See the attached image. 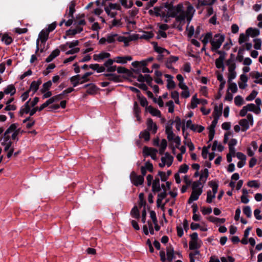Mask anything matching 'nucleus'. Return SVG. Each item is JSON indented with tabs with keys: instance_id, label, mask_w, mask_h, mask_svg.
Listing matches in <instances>:
<instances>
[{
	"instance_id": "nucleus-1",
	"label": "nucleus",
	"mask_w": 262,
	"mask_h": 262,
	"mask_svg": "<svg viewBox=\"0 0 262 262\" xmlns=\"http://www.w3.org/2000/svg\"><path fill=\"white\" fill-rule=\"evenodd\" d=\"M225 36L223 35H220L219 34H215L214 35V40L211 39L210 40L211 45V50L212 52L216 51L221 46L222 43L224 41Z\"/></svg>"
},
{
	"instance_id": "nucleus-2",
	"label": "nucleus",
	"mask_w": 262,
	"mask_h": 262,
	"mask_svg": "<svg viewBox=\"0 0 262 262\" xmlns=\"http://www.w3.org/2000/svg\"><path fill=\"white\" fill-rule=\"evenodd\" d=\"M130 179L132 183L136 186L142 185L144 182V178L143 176L137 175L134 171L131 172Z\"/></svg>"
},
{
	"instance_id": "nucleus-3",
	"label": "nucleus",
	"mask_w": 262,
	"mask_h": 262,
	"mask_svg": "<svg viewBox=\"0 0 262 262\" xmlns=\"http://www.w3.org/2000/svg\"><path fill=\"white\" fill-rule=\"evenodd\" d=\"M170 12L169 16L171 17H175L177 14L184 11V7L182 3H179L176 6H171L168 8Z\"/></svg>"
},
{
	"instance_id": "nucleus-4",
	"label": "nucleus",
	"mask_w": 262,
	"mask_h": 262,
	"mask_svg": "<svg viewBox=\"0 0 262 262\" xmlns=\"http://www.w3.org/2000/svg\"><path fill=\"white\" fill-rule=\"evenodd\" d=\"M157 149L147 146H144L143 149V155L144 157L150 156L153 160L156 159Z\"/></svg>"
},
{
	"instance_id": "nucleus-5",
	"label": "nucleus",
	"mask_w": 262,
	"mask_h": 262,
	"mask_svg": "<svg viewBox=\"0 0 262 262\" xmlns=\"http://www.w3.org/2000/svg\"><path fill=\"white\" fill-rule=\"evenodd\" d=\"M203 186L199 188L197 191L192 190L191 194L188 200V203L189 204H191L193 201H196L198 200L199 196L201 195L203 192L202 188Z\"/></svg>"
},
{
	"instance_id": "nucleus-6",
	"label": "nucleus",
	"mask_w": 262,
	"mask_h": 262,
	"mask_svg": "<svg viewBox=\"0 0 262 262\" xmlns=\"http://www.w3.org/2000/svg\"><path fill=\"white\" fill-rule=\"evenodd\" d=\"M74 91V89L73 88H69L67 89L64 90L61 93L55 95L51 97V98L52 99V100H53L54 102L58 101L63 99L66 95Z\"/></svg>"
},
{
	"instance_id": "nucleus-7",
	"label": "nucleus",
	"mask_w": 262,
	"mask_h": 262,
	"mask_svg": "<svg viewBox=\"0 0 262 262\" xmlns=\"http://www.w3.org/2000/svg\"><path fill=\"white\" fill-rule=\"evenodd\" d=\"M31 101V99H30L28 101H27L25 104L22 106L18 113V115L20 117H23L24 114H28L30 111V102Z\"/></svg>"
},
{
	"instance_id": "nucleus-8",
	"label": "nucleus",
	"mask_w": 262,
	"mask_h": 262,
	"mask_svg": "<svg viewBox=\"0 0 262 262\" xmlns=\"http://www.w3.org/2000/svg\"><path fill=\"white\" fill-rule=\"evenodd\" d=\"M147 125L148 131H150L154 134H156L158 127L155 123H154L151 118H148L147 120Z\"/></svg>"
},
{
	"instance_id": "nucleus-9",
	"label": "nucleus",
	"mask_w": 262,
	"mask_h": 262,
	"mask_svg": "<svg viewBox=\"0 0 262 262\" xmlns=\"http://www.w3.org/2000/svg\"><path fill=\"white\" fill-rule=\"evenodd\" d=\"M16 91L14 85L11 84L8 85L5 88L3 92L6 95H10L11 96H12L16 93Z\"/></svg>"
},
{
	"instance_id": "nucleus-10",
	"label": "nucleus",
	"mask_w": 262,
	"mask_h": 262,
	"mask_svg": "<svg viewBox=\"0 0 262 262\" xmlns=\"http://www.w3.org/2000/svg\"><path fill=\"white\" fill-rule=\"evenodd\" d=\"M49 33L46 29H43L39 33L38 39L40 40L42 43H45L48 39Z\"/></svg>"
},
{
	"instance_id": "nucleus-11",
	"label": "nucleus",
	"mask_w": 262,
	"mask_h": 262,
	"mask_svg": "<svg viewBox=\"0 0 262 262\" xmlns=\"http://www.w3.org/2000/svg\"><path fill=\"white\" fill-rule=\"evenodd\" d=\"M246 33L247 34V36H249L252 37H255L259 35L260 31L257 28L250 27L246 30Z\"/></svg>"
},
{
	"instance_id": "nucleus-12",
	"label": "nucleus",
	"mask_w": 262,
	"mask_h": 262,
	"mask_svg": "<svg viewBox=\"0 0 262 262\" xmlns=\"http://www.w3.org/2000/svg\"><path fill=\"white\" fill-rule=\"evenodd\" d=\"M161 191V186L160 184V179L156 177L152 184V191L154 193L160 192Z\"/></svg>"
},
{
	"instance_id": "nucleus-13",
	"label": "nucleus",
	"mask_w": 262,
	"mask_h": 262,
	"mask_svg": "<svg viewBox=\"0 0 262 262\" xmlns=\"http://www.w3.org/2000/svg\"><path fill=\"white\" fill-rule=\"evenodd\" d=\"M111 56V54L107 52H101L99 54H95L93 56L94 60L98 62L104 59V58H109Z\"/></svg>"
},
{
	"instance_id": "nucleus-14",
	"label": "nucleus",
	"mask_w": 262,
	"mask_h": 262,
	"mask_svg": "<svg viewBox=\"0 0 262 262\" xmlns=\"http://www.w3.org/2000/svg\"><path fill=\"white\" fill-rule=\"evenodd\" d=\"M103 75L108 77V80L115 82H119L121 81L120 76L113 73H105Z\"/></svg>"
},
{
	"instance_id": "nucleus-15",
	"label": "nucleus",
	"mask_w": 262,
	"mask_h": 262,
	"mask_svg": "<svg viewBox=\"0 0 262 262\" xmlns=\"http://www.w3.org/2000/svg\"><path fill=\"white\" fill-rule=\"evenodd\" d=\"M167 259L168 261H172L176 258L173 248L170 246L166 248Z\"/></svg>"
},
{
	"instance_id": "nucleus-16",
	"label": "nucleus",
	"mask_w": 262,
	"mask_h": 262,
	"mask_svg": "<svg viewBox=\"0 0 262 262\" xmlns=\"http://www.w3.org/2000/svg\"><path fill=\"white\" fill-rule=\"evenodd\" d=\"M41 83V80L39 79L37 81H33L30 86L29 90L33 91V94L36 93L39 89V85Z\"/></svg>"
},
{
	"instance_id": "nucleus-17",
	"label": "nucleus",
	"mask_w": 262,
	"mask_h": 262,
	"mask_svg": "<svg viewBox=\"0 0 262 262\" xmlns=\"http://www.w3.org/2000/svg\"><path fill=\"white\" fill-rule=\"evenodd\" d=\"M116 62L119 63L125 64L127 61H131L133 59V58L130 56H117L116 58Z\"/></svg>"
},
{
	"instance_id": "nucleus-18",
	"label": "nucleus",
	"mask_w": 262,
	"mask_h": 262,
	"mask_svg": "<svg viewBox=\"0 0 262 262\" xmlns=\"http://www.w3.org/2000/svg\"><path fill=\"white\" fill-rule=\"evenodd\" d=\"M60 54V50L58 49H56L53 51L50 55L46 59V62H50L52 61L55 58L57 57Z\"/></svg>"
},
{
	"instance_id": "nucleus-19",
	"label": "nucleus",
	"mask_w": 262,
	"mask_h": 262,
	"mask_svg": "<svg viewBox=\"0 0 262 262\" xmlns=\"http://www.w3.org/2000/svg\"><path fill=\"white\" fill-rule=\"evenodd\" d=\"M146 110L154 116L160 117L161 116V112L158 109L154 108L151 105L147 106L146 108Z\"/></svg>"
},
{
	"instance_id": "nucleus-20",
	"label": "nucleus",
	"mask_w": 262,
	"mask_h": 262,
	"mask_svg": "<svg viewBox=\"0 0 262 262\" xmlns=\"http://www.w3.org/2000/svg\"><path fill=\"white\" fill-rule=\"evenodd\" d=\"M81 76L79 74L73 76L70 78V82L72 84L73 87H76L79 84Z\"/></svg>"
},
{
	"instance_id": "nucleus-21",
	"label": "nucleus",
	"mask_w": 262,
	"mask_h": 262,
	"mask_svg": "<svg viewBox=\"0 0 262 262\" xmlns=\"http://www.w3.org/2000/svg\"><path fill=\"white\" fill-rule=\"evenodd\" d=\"M223 111V104L221 103L218 106L217 105H215L214 107V111L213 112V117H216V116H219V118L222 115Z\"/></svg>"
},
{
	"instance_id": "nucleus-22",
	"label": "nucleus",
	"mask_w": 262,
	"mask_h": 262,
	"mask_svg": "<svg viewBox=\"0 0 262 262\" xmlns=\"http://www.w3.org/2000/svg\"><path fill=\"white\" fill-rule=\"evenodd\" d=\"M152 44L154 45V48L155 52H157L159 54L163 53L164 52H166L167 54H169V52L166 49L163 48L162 47H159L158 46V43L157 42H152Z\"/></svg>"
},
{
	"instance_id": "nucleus-23",
	"label": "nucleus",
	"mask_w": 262,
	"mask_h": 262,
	"mask_svg": "<svg viewBox=\"0 0 262 262\" xmlns=\"http://www.w3.org/2000/svg\"><path fill=\"white\" fill-rule=\"evenodd\" d=\"M76 3L75 1H72L69 5V12L68 14V17L73 18L74 13L75 12Z\"/></svg>"
},
{
	"instance_id": "nucleus-24",
	"label": "nucleus",
	"mask_w": 262,
	"mask_h": 262,
	"mask_svg": "<svg viewBox=\"0 0 262 262\" xmlns=\"http://www.w3.org/2000/svg\"><path fill=\"white\" fill-rule=\"evenodd\" d=\"M130 215L136 219H139L140 217V213L139 210L138 209L137 206H134V207L132 209L130 212Z\"/></svg>"
},
{
	"instance_id": "nucleus-25",
	"label": "nucleus",
	"mask_w": 262,
	"mask_h": 262,
	"mask_svg": "<svg viewBox=\"0 0 262 262\" xmlns=\"http://www.w3.org/2000/svg\"><path fill=\"white\" fill-rule=\"evenodd\" d=\"M187 17V15L185 14V11H183L182 12L179 13V15H177L176 17H175L177 21L180 22L181 24L183 25L185 23V19Z\"/></svg>"
},
{
	"instance_id": "nucleus-26",
	"label": "nucleus",
	"mask_w": 262,
	"mask_h": 262,
	"mask_svg": "<svg viewBox=\"0 0 262 262\" xmlns=\"http://www.w3.org/2000/svg\"><path fill=\"white\" fill-rule=\"evenodd\" d=\"M239 124L242 126V130L245 132L249 128V123L247 119H242L239 121Z\"/></svg>"
},
{
	"instance_id": "nucleus-27",
	"label": "nucleus",
	"mask_w": 262,
	"mask_h": 262,
	"mask_svg": "<svg viewBox=\"0 0 262 262\" xmlns=\"http://www.w3.org/2000/svg\"><path fill=\"white\" fill-rule=\"evenodd\" d=\"M224 59L222 58H218L215 60V64L217 69H221L222 71L223 72L225 70V66L224 64Z\"/></svg>"
},
{
	"instance_id": "nucleus-28",
	"label": "nucleus",
	"mask_w": 262,
	"mask_h": 262,
	"mask_svg": "<svg viewBox=\"0 0 262 262\" xmlns=\"http://www.w3.org/2000/svg\"><path fill=\"white\" fill-rule=\"evenodd\" d=\"M208 185L212 188V192L213 194H216L217 192V189L219 187V184L217 182L215 181H211L208 182Z\"/></svg>"
},
{
	"instance_id": "nucleus-29",
	"label": "nucleus",
	"mask_w": 262,
	"mask_h": 262,
	"mask_svg": "<svg viewBox=\"0 0 262 262\" xmlns=\"http://www.w3.org/2000/svg\"><path fill=\"white\" fill-rule=\"evenodd\" d=\"M134 112L137 119L139 120L140 119L139 114L141 113V109L136 101H135L134 103Z\"/></svg>"
},
{
	"instance_id": "nucleus-30",
	"label": "nucleus",
	"mask_w": 262,
	"mask_h": 262,
	"mask_svg": "<svg viewBox=\"0 0 262 262\" xmlns=\"http://www.w3.org/2000/svg\"><path fill=\"white\" fill-rule=\"evenodd\" d=\"M167 146V141L164 139H162L161 141V142L160 148L159 149V154L161 155H162L164 154Z\"/></svg>"
},
{
	"instance_id": "nucleus-31",
	"label": "nucleus",
	"mask_w": 262,
	"mask_h": 262,
	"mask_svg": "<svg viewBox=\"0 0 262 262\" xmlns=\"http://www.w3.org/2000/svg\"><path fill=\"white\" fill-rule=\"evenodd\" d=\"M147 62L146 61V60H143L141 61H136L133 62L132 65L135 68H138L139 66L146 67L147 66Z\"/></svg>"
},
{
	"instance_id": "nucleus-32",
	"label": "nucleus",
	"mask_w": 262,
	"mask_h": 262,
	"mask_svg": "<svg viewBox=\"0 0 262 262\" xmlns=\"http://www.w3.org/2000/svg\"><path fill=\"white\" fill-rule=\"evenodd\" d=\"M52 82L51 80H49L45 83H44L42 85V88L40 90V92L41 93H44L46 92L47 91H49L50 88L52 86Z\"/></svg>"
},
{
	"instance_id": "nucleus-33",
	"label": "nucleus",
	"mask_w": 262,
	"mask_h": 262,
	"mask_svg": "<svg viewBox=\"0 0 262 262\" xmlns=\"http://www.w3.org/2000/svg\"><path fill=\"white\" fill-rule=\"evenodd\" d=\"M98 88L94 83H91L89 88L86 91V93L90 95H93L96 93L98 90Z\"/></svg>"
},
{
	"instance_id": "nucleus-34",
	"label": "nucleus",
	"mask_w": 262,
	"mask_h": 262,
	"mask_svg": "<svg viewBox=\"0 0 262 262\" xmlns=\"http://www.w3.org/2000/svg\"><path fill=\"white\" fill-rule=\"evenodd\" d=\"M2 40L5 42L6 45H9L13 41V39L8 34H5L2 37Z\"/></svg>"
},
{
	"instance_id": "nucleus-35",
	"label": "nucleus",
	"mask_w": 262,
	"mask_h": 262,
	"mask_svg": "<svg viewBox=\"0 0 262 262\" xmlns=\"http://www.w3.org/2000/svg\"><path fill=\"white\" fill-rule=\"evenodd\" d=\"M200 103V99L196 98V95H194L191 99V108L194 109L197 107V105Z\"/></svg>"
},
{
	"instance_id": "nucleus-36",
	"label": "nucleus",
	"mask_w": 262,
	"mask_h": 262,
	"mask_svg": "<svg viewBox=\"0 0 262 262\" xmlns=\"http://www.w3.org/2000/svg\"><path fill=\"white\" fill-rule=\"evenodd\" d=\"M189 245V249L191 250L198 249L201 247V245L198 242V241H190Z\"/></svg>"
},
{
	"instance_id": "nucleus-37",
	"label": "nucleus",
	"mask_w": 262,
	"mask_h": 262,
	"mask_svg": "<svg viewBox=\"0 0 262 262\" xmlns=\"http://www.w3.org/2000/svg\"><path fill=\"white\" fill-rule=\"evenodd\" d=\"M140 137V138H143L146 141H149L150 139V134L149 131L144 130V131L141 132Z\"/></svg>"
},
{
	"instance_id": "nucleus-38",
	"label": "nucleus",
	"mask_w": 262,
	"mask_h": 262,
	"mask_svg": "<svg viewBox=\"0 0 262 262\" xmlns=\"http://www.w3.org/2000/svg\"><path fill=\"white\" fill-rule=\"evenodd\" d=\"M53 103H54L53 100H52V99L50 98L39 107V111H41L45 107H47L50 104H51Z\"/></svg>"
},
{
	"instance_id": "nucleus-39",
	"label": "nucleus",
	"mask_w": 262,
	"mask_h": 262,
	"mask_svg": "<svg viewBox=\"0 0 262 262\" xmlns=\"http://www.w3.org/2000/svg\"><path fill=\"white\" fill-rule=\"evenodd\" d=\"M212 39V33L211 32H208L205 35L203 39L202 40V42L203 45H204V46H206V45L208 43L209 40Z\"/></svg>"
},
{
	"instance_id": "nucleus-40",
	"label": "nucleus",
	"mask_w": 262,
	"mask_h": 262,
	"mask_svg": "<svg viewBox=\"0 0 262 262\" xmlns=\"http://www.w3.org/2000/svg\"><path fill=\"white\" fill-rule=\"evenodd\" d=\"M249 36H247V34L245 35L244 33H241L239 35V38H238V42H239V43L240 45H242L244 42L248 41V39H249Z\"/></svg>"
},
{
	"instance_id": "nucleus-41",
	"label": "nucleus",
	"mask_w": 262,
	"mask_h": 262,
	"mask_svg": "<svg viewBox=\"0 0 262 262\" xmlns=\"http://www.w3.org/2000/svg\"><path fill=\"white\" fill-rule=\"evenodd\" d=\"M154 34L152 33V32H145L144 34H143L140 37V38L148 40L150 38H152L154 37Z\"/></svg>"
},
{
	"instance_id": "nucleus-42",
	"label": "nucleus",
	"mask_w": 262,
	"mask_h": 262,
	"mask_svg": "<svg viewBox=\"0 0 262 262\" xmlns=\"http://www.w3.org/2000/svg\"><path fill=\"white\" fill-rule=\"evenodd\" d=\"M165 159H167V162L166 164L168 167H169L171 165L173 162V157L170 155V154L167 152L165 154Z\"/></svg>"
},
{
	"instance_id": "nucleus-43",
	"label": "nucleus",
	"mask_w": 262,
	"mask_h": 262,
	"mask_svg": "<svg viewBox=\"0 0 262 262\" xmlns=\"http://www.w3.org/2000/svg\"><path fill=\"white\" fill-rule=\"evenodd\" d=\"M215 198V195L212 194L211 191L209 190L207 192V199L206 202L207 203H211L212 202V200Z\"/></svg>"
},
{
	"instance_id": "nucleus-44",
	"label": "nucleus",
	"mask_w": 262,
	"mask_h": 262,
	"mask_svg": "<svg viewBox=\"0 0 262 262\" xmlns=\"http://www.w3.org/2000/svg\"><path fill=\"white\" fill-rule=\"evenodd\" d=\"M216 0H211V1L209 2L208 1H199V3L200 4L201 6H212L214 4Z\"/></svg>"
},
{
	"instance_id": "nucleus-45",
	"label": "nucleus",
	"mask_w": 262,
	"mask_h": 262,
	"mask_svg": "<svg viewBox=\"0 0 262 262\" xmlns=\"http://www.w3.org/2000/svg\"><path fill=\"white\" fill-rule=\"evenodd\" d=\"M117 36V34H108L106 38L107 42L110 43H114L115 41V37Z\"/></svg>"
},
{
	"instance_id": "nucleus-46",
	"label": "nucleus",
	"mask_w": 262,
	"mask_h": 262,
	"mask_svg": "<svg viewBox=\"0 0 262 262\" xmlns=\"http://www.w3.org/2000/svg\"><path fill=\"white\" fill-rule=\"evenodd\" d=\"M243 212L247 217H251L252 216L251 209L249 206H246L244 207Z\"/></svg>"
},
{
	"instance_id": "nucleus-47",
	"label": "nucleus",
	"mask_w": 262,
	"mask_h": 262,
	"mask_svg": "<svg viewBox=\"0 0 262 262\" xmlns=\"http://www.w3.org/2000/svg\"><path fill=\"white\" fill-rule=\"evenodd\" d=\"M214 119L211 122V125L209 127V130H215V127L217 123L219 120V116H216V117H213Z\"/></svg>"
},
{
	"instance_id": "nucleus-48",
	"label": "nucleus",
	"mask_w": 262,
	"mask_h": 262,
	"mask_svg": "<svg viewBox=\"0 0 262 262\" xmlns=\"http://www.w3.org/2000/svg\"><path fill=\"white\" fill-rule=\"evenodd\" d=\"M257 94H258V92L256 91L253 90L250 93V94L246 97V100L248 101L253 100V99H254L255 98Z\"/></svg>"
},
{
	"instance_id": "nucleus-49",
	"label": "nucleus",
	"mask_w": 262,
	"mask_h": 262,
	"mask_svg": "<svg viewBox=\"0 0 262 262\" xmlns=\"http://www.w3.org/2000/svg\"><path fill=\"white\" fill-rule=\"evenodd\" d=\"M243 98L240 95L236 96L234 98V103L237 106H241L243 103Z\"/></svg>"
},
{
	"instance_id": "nucleus-50",
	"label": "nucleus",
	"mask_w": 262,
	"mask_h": 262,
	"mask_svg": "<svg viewBox=\"0 0 262 262\" xmlns=\"http://www.w3.org/2000/svg\"><path fill=\"white\" fill-rule=\"evenodd\" d=\"M138 99L139 100L140 104L142 106L146 107V108L148 106V101H147L145 97L141 96L140 97H138Z\"/></svg>"
},
{
	"instance_id": "nucleus-51",
	"label": "nucleus",
	"mask_w": 262,
	"mask_h": 262,
	"mask_svg": "<svg viewBox=\"0 0 262 262\" xmlns=\"http://www.w3.org/2000/svg\"><path fill=\"white\" fill-rule=\"evenodd\" d=\"M17 129V124L16 123H13L6 130L5 134H9L10 133L12 132H14Z\"/></svg>"
},
{
	"instance_id": "nucleus-52",
	"label": "nucleus",
	"mask_w": 262,
	"mask_h": 262,
	"mask_svg": "<svg viewBox=\"0 0 262 262\" xmlns=\"http://www.w3.org/2000/svg\"><path fill=\"white\" fill-rule=\"evenodd\" d=\"M201 180H199L196 181H194L192 184V189L193 191H197L199 188H200V186L202 185V183L201 182Z\"/></svg>"
},
{
	"instance_id": "nucleus-53",
	"label": "nucleus",
	"mask_w": 262,
	"mask_h": 262,
	"mask_svg": "<svg viewBox=\"0 0 262 262\" xmlns=\"http://www.w3.org/2000/svg\"><path fill=\"white\" fill-rule=\"evenodd\" d=\"M211 147V144L208 146H204L202 149V156L204 159H207L208 154V149Z\"/></svg>"
},
{
	"instance_id": "nucleus-54",
	"label": "nucleus",
	"mask_w": 262,
	"mask_h": 262,
	"mask_svg": "<svg viewBox=\"0 0 262 262\" xmlns=\"http://www.w3.org/2000/svg\"><path fill=\"white\" fill-rule=\"evenodd\" d=\"M244 49L243 48H240L238 51V54L236 57V59L239 62H242L244 60V56L243 55V53L244 51Z\"/></svg>"
},
{
	"instance_id": "nucleus-55",
	"label": "nucleus",
	"mask_w": 262,
	"mask_h": 262,
	"mask_svg": "<svg viewBox=\"0 0 262 262\" xmlns=\"http://www.w3.org/2000/svg\"><path fill=\"white\" fill-rule=\"evenodd\" d=\"M189 169V166L186 164L181 165L179 169V172L180 173H186Z\"/></svg>"
},
{
	"instance_id": "nucleus-56",
	"label": "nucleus",
	"mask_w": 262,
	"mask_h": 262,
	"mask_svg": "<svg viewBox=\"0 0 262 262\" xmlns=\"http://www.w3.org/2000/svg\"><path fill=\"white\" fill-rule=\"evenodd\" d=\"M253 41L254 42V48L256 50H260L261 46V39L259 38L254 39Z\"/></svg>"
},
{
	"instance_id": "nucleus-57",
	"label": "nucleus",
	"mask_w": 262,
	"mask_h": 262,
	"mask_svg": "<svg viewBox=\"0 0 262 262\" xmlns=\"http://www.w3.org/2000/svg\"><path fill=\"white\" fill-rule=\"evenodd\" d=\"M247 185L250 187H254L255 188H257L259 187V184L256 180H252L249 181L247 183Z\"/></svg>"
},
{
	"instance_id": "nucleus-58",
	"label": "nucleus",
	"mask_w": 262,
	"mask_h": 262,
	"mask_svg": "<svg viewBox=\"0 0 262 262\" xmlns=\"http://www.w3.org/2000/svg\"><path fill=\"white\" fill-rule=\"evenodd\" d=\"M194 11H195V10L194 9L193 6L192 5H190L187 7V10L185 11V14L186 15H193V13H194Z\"/></svg>"
},
{
	"instance_id": "nucleus-59",
	"label": "nucleus",
	"mask_w": 262,
	"mask_h": 262,
	"mask_svg": "<svg viewBox=\"0 0 262 262\" xmlns=\"http://www.w3.org/2000/svg\"><path fill=\"white\" fill-rule=\"evenodd\" d=\"M174 122L176 123V127L177 130L180 131L181 126L182 125L181 118L177 116L175 118Z\"/></svg>"
},
{
	"instance_id": "nucleus-60",
	"label": "nucleus",
	"mask_w": 262,
	"mask_h": 262,
	"mask_svg": "<svg viewBox=\"0 0 262 262\" xmlns=\"http://www.w3.org/2000/svg\"><path fill=\"white\" fill-rule=\"evenodd\" d=\"M212 208L210 207L208 208L203 207L201 208V211L204 215L209 214L212 212Z\"/></svg>"
},
{
	"instance_id": "nucleus-61",
	"label": "nucleus",
	"mask_w": 262,
	"mask_h": 262,
	"mask_svg": "<svg viewBox=\"0 0 262 262\" xmlns=\"http://www.w3.org/2000/svg\"><path fill=\"white\" fill-rule=\"evenodd\" d=\"M109 6L110 8L112 9V10H121L122 9L121 6L117 3H110Z\"/></svg>"
},
{
	"instance_id": "nucleus-62",
	"label": "nucleus",
	"mask_w": 262,
	"mask_h": 262,
	"mask_svg": "<svg viewBox=\"0 0 262 262\" xmlns=\"http://www.w3.org/2000/svg\"><path fill=\"white\" fill-rule=\"evenodd\" d=\"M176 86L175 82L172 79H168L167 80V88L168 89H174Z\"/></svg>"
},
{
	"instance_id": "nucleus-63",
	"label": "nucleus",
	"mask_w": 262,
	"mask_h": 262,
	"mask_svg": "<svg viewBox=\"0 0 262 262\" xmlns=\"http://www.w3.org/2000/svg\"><path fill=\"white\" fill-rule=\"evenodd\" d=\"M230 85L229 86V89L233 93H235L237 91V85L235 83H229Z\"/></svg>"
},
{
	"instance_id": "nucleus-64",
	"label": "nucleus",
	"mask_w": 262,
	"mask_h": 262,
	"mask_svg": "<svg viewBox=\"0 0 262 262\" xmlns=\"http://www.w3.org/2000/svg\"><path fill=\"white\" fill-rule=\"evenodd\" d=\"M158 176L161 177V180L163 182L166 181L168 178V177H166V173L163 171H159L158 172Z\"/></svg>"
}]
</instances>
